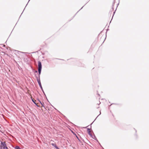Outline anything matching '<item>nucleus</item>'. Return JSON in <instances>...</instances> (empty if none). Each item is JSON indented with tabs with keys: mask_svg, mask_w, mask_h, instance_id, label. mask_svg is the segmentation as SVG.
Wrapping results in <instances>:
<instances>
[{
	"mask_svg": "<svg viewBox=\"0 0 149 149\" xmlns=\"http://www.w3.org/2000/svg\"><path fill=\"white\" fill-rule=\"evenodd\" d=\"M37 81L38 82V83L41 88H42V86L41 85V82L40 79V75H39V77L37 78Z\"/></svg>",
	"mask_w": 149,
	"mask_h": 149,
	"instance_id": "4",
	"label": "nucleus"
},
{
	"mask_svg": "<svg viewBox=\"0 0 149 149\" xmlns=\"http://www.w3.org/2000/svg\"><path fill=\"white\" fill-rule=\"evenodd\" d=\"M56 149H60L58 147H57V148H56Z\"/></svg>",
	"mask_w": 149,
	"mask_h": 149,
	"instance_id": "9",
	"label": "nucleus"
},
{
	"mask_svg": "<svg viewBox=\"0 0 149 149\" xmlns=\"http://www.w3.org/2000/svg\"><path fill=\"white\" fill-rule=\"evenodd\" d=\"M87 133L89 134V135L91 136V137L93 138V136L92 134V133L91 132V130L90 129L88 128L87 129Z\"/></svg>",
	"mask_w": 149,
	"mask_h": 149,
	"instance_id": "3",
	"label": "nucleus"
},
{
	"mask_svg": "<svg viewBox=\"0 0 149 149\" xmlns=\"http://www.w3.org/2000/svg\"><path fill=\"white\" fill-rule=\"evenodd\" d=\"M52 145L53 146L55 147L56 148L58 147L55 143H52Z\"/></svg>",
	"mask_w": 149,
	"mask_h": 149,
	"instance_id": "5",
	"label": "nucleus"
},
{
	"mask_svg": "<svg viewBox=\"0 0 149 149\" xmlns=\"http://www.w3.org/2000/svg\"><path fill=\"white\" fill-rule=\"evenodd\" d=\"M76 136L78 138V137L77 136Z\"/></svg>",
	"mask_w": 149,
	"mask_h": 149,
	"instance_id": "11",
	"label": "nucleus"
},
{
	"mask_svg": "<svg viewBox=\"0 0 149 149\" xmlns=\"http://www.w3.org/2000/svg\"><path fill=\"white\" fill-rule=\"evenodd\" d=\"M41 69H42L41 63L40 61H38V71L39 72V75H40V74Z\"/></svg>",
	"mask_w": 149,
	"mask_h": 149,
	"instance_id": "2",
	"label": "nucleus"
},
{
	"mask_svg": "<svg viewBox=\"0 0 149 149\" xmlns=\"http://www.w3.org/2000/svg\"><path fill=\"white\" fill-rule=\"evenodd\" d=\"M73 134H75V135H76V134H75L74 133H73Z\"/></svg>",
	"mask_w": 149,
	"mask_h": 149,
	"instance_id": "10",
	"label": "nucleus"
},
{
	"mask_svg": "<svg viewBox=\"0 0 149 149\" xmlns=\"http://www.w3.org/2000/svg\"><path fill=\"white\" fill-rule=\"evenodd\" d=\"M15 148V149H20L19 147L18 146H16Z\"/></svg>",
	"mask_w": 149,
	"mask_h": 149,
	"instance_id": "7",
	"label": "nucleus"
},
{
	"mask_svg": "<svg viewBox=\"0 0 149 149\" xmlns=\"http://www.w3.org/2000/svg\"><path fill=\"white\" fill-rule=\"evenodd\" d=\"M1 149H8L6 144L5 142H1Z\"/></svg>",
	"mask_w": 149,
	"mask_h": 149,
	"instance_id": "1",
	"label": "nucleus"
},
{
	"mask_svg": "<svg viewBox=\"0 0 149 149\" xmlns=\"http://www.w3.org/2000/svg\"><path fill=\"white\" fill-rule=\"evenodd\" d=\"M33 100V102H34V103H35V104H36L37 106H38V105H37V104L35 102H34V101L33 100Z\"/></svg>",
	"mask_w": 149,
	"mask_h": 149,
	"instance_id": "8",
	"label": "nucleus"
},
{
	"mask_svg": "<svg viewBox=\"0 0 149 149\" xmlns=\"http://www.w3.org/2000/svg\"><path fill=\"white\" fill-rule=\"evenodd\" d=\"M40 103L42 105V106H41V107H44V103L43 102H42V103L40 101H39Z\"/></svg>",
	"mask_w": 149,
	"mask_h": 149,
	"instance_id": "6",
	"label": "nucleus"
}]
</instances>
